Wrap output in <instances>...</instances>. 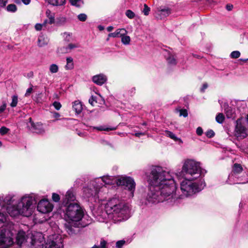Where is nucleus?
Here are the masks:
<instances>
[{
  "instance_id": "obj_1",
  "label": "nucleus",
  "mask_w": 248,
  "mask_h": 248,
  "mask_svg": "<svg viewBox=\"0 0 248 248\" xmlns=\"http://www.w3.org/2000/svg\"><path fill=\"white\" fill-rule=\"evenodd\" d=\"M148 182V189L141 199L142 204L152 205L164 202L169 205L175 204L176 186L170 172L161 167L154 166L151 168Z\"/></svg>"
},
{
  "instance_id": "obj_2",
  "label": "nucleus",
  "mask_w": 248,
  "mask_h": 248,
  "mask_svg": "<svg viewBox=\"0 0 248 248\" xmlns=\"http://www.w3.org/2000/svg\"><path fill=\"white\" fill-rule=\"evenodd\" d=\"M34 194H26L18 199L16 206H11L7 209V213L11 217L21 215L25 217L31 216L36 203Z\"/></svg>"
},
{
  "instance_id": "obj_3",
  "label": "nucleus",
  "mask_w": 248,
  "mask_h": 248,
  "mask_svg": "<svg viewBox=\"0 0 248 248\" xmlns=\"http://www.w3.org/2000/svg\"><path fill=\"white\" fill-rule=\"evenodd\" d=\"M108 211L111 212V217L114 223H118L128 219L130 217L128 206L117 198H112L107 202Z\"/></svg>"
},
{
  "instance_id": "obj_4",
  "label": "nucleus",
  "mask_w": 248,
  "mask_h": 248,
  "mask_svg": "<svg viewBox=\"0 0 248 248\" xmlns=\"http://www.w3.org/2000/svg\"><path fill=\"white\" fill-rule=\"evenodd\" d=\"M13 234L5 228H0V247L1 248H7L12 245H17L18 248L27 246L29 244V237H27L25 232L20 231L16 236V243H14Z\"/></svg>"
},
{
  "instance_id": "obj_5",
  "label": "nucleus",
  "mask_w": 248,
  "mask_h": 248,
  "mask_svg": "<svg viewBox=\"0 0 248 248\" xmlns=\"http://www.w3.org/2000/svg\"><path fill=\"white\" fill-rule=\"evenodd\" d=\"M99 179L100 183L103 182L104 185H111L115 183L118 186H124L125 189L129 192L128 197L132 198L134 196V193L135 190L136 183L133 178L130 177L121 176L116 178L112 176H104Z\"/></svg>"
},
{
  "instance_id": "obj_6",
  "label": "nucleus",
  "mask_w": 248,
  "mask_h": 248,
  "mask_svg": "<svg viewBox=\"0 0 248 248\" xmlns=\"http://www.w3.org/2000/svg\"><path fill=\"white\" fill-rule=\"evenodd\" d=\"M205 183L202 179H191L185 177V179L181 182L180 188L182 195L179 198H176V203H178L179 199L182 198V196L188 197L191 196L197 192L200 191L204 186Z\"/></svg>"
},
{
  "instance_id": "obj_7",
  "label": "nucleus",
  "mask_w": 248,
  "mask_h": 248,
  "mask_svg": "<svg viewBox=\"0 0 248 248\" xmlns=\"http://www.w3.org/2000/svg\"><path fill=\"white\" fill-rule=\"evenodd\" d=\"M64 218L67 221L75 222V227H84L90 223L82 224L80 221L83 217L84 212L81 207L77 202L70 203L65 206Z\"/></svg>"
},
{
  "instance_id": "obj_8",
  "label": "nucleus",
  "mask_w": 248,
  "mask_h": 248,
  "mask_svg": "<svg viewBox=\"0 0 248 248\" xmlns=\"http://www.w3.org/2000/svg\"><path fill=\"white\" fill-rule=\"evenodd\" d=\"M182 172L185 177L199 180L201 177L202 170L200 163L193 159L186 160L183 165Z\"/></svg>"
},
{
  "instance_id": "obj_9",
  "label": "nucleus",
  "mask_w": 248,
  "mask_h": 248,
  "mask_svg": "<svg viewBox=\"0 0 248 248\" xmlns=\"http://www.w3.org/2000/svg\"><path fill=\"white\" fill-rule=\"evenodd\" d=\"M99 179H94L90 181L89 185L83 188V196L87 198H99V193L101 190L106 187L99 182Z\"/></svg>"
},
{
  "instance_id": "obj_10",
  "label": "nucleus",
  "mask_w": 248,
  "mask_h": 248,
  "mask_svg": "<svg viewBox=\"0 0 248 248\" xmlns=\"http://www.w3.org/2000/svg\"><path fill=\"white\" fill-rule=\"evenodd\" d=\"M29 244L27 247L29 248H43L45 239L43 234L40 232L32 233L30 238Z\"/></svg>"
},
{
  "instance_id": "obj_11",
  "label": "nucleus",
  "mask_w": 248,
  "mask_h": 248,
  "mask_svg": "<svg viewBox=\"0 0 248 248\" xmlns=\"http://www.w3.org/2000/svg\"><path fill=\"white\" fill-rule=\"evenodd\" d=\"M63 241L61 236L55 234L50 236L45 245V248H63Z\"/></svg>"
},
{
  "instance_id": "obj_12",
  "label": "nucleus",
  "mask_w": 248,
  "mask_h": 248,
  "mask_svg": "<svg viewBox=\"0 0 248 248\" xmlns=\"http://www.w3.org/2000/svg\"><path fill=\"white\" fill-rule=\"evenodd\" d=\"M243 120L242 117L239 118L236 121V124L234 130V136L238 140H242L248 135L247 128L243 125L242 122Z\"/></svg>"
},
{
  "instance_id": "obj_13",
  "label": "nucleus",
  "mask_w": 248,
  "mask_h": 248,
  "mask_svg": "<svg viewBox=\"0 0 248 248\" xmlns=\"http://www.w3.org/2000/svg\"><path fill=\"white\" fill-rule=\"evenodd\" d=\"M76 200V190L74 187H72L66 192L62 199V204L64 206H67L70 203H72V202H74Z\"/></svg>"
},
{
  "instance_id": "obj_14",
  "label": "nucleus",
  "mask_w": 248,
  "mask_h": 248,
  "mask_svg": "<svg viewBox=\"0 0 248 248\" xmlns=\"http://www.w3.org/2000/svg\"><path fill=\"white\" fill-rule=\"evenodd\" d=\"M244 170L240 164L235 163L233 166L231 173L228 176L227 183L229 184L231 182H234L235 178Z\"/></svg>"
},
{
  "instance_id": "obj_15",
  "label": "nucleus",
  "mask_w": 248,
  "mask_h": 248,
  "mask_svg": "<svg viewBox=\"0 0 248 248\" xmlns=\"http://www.w3.org/2000/svg\"><path fill=\"white\" fill-rule=\"evenodd\" d=\"M28 128L32 132L37 134H43L45 132V129L43 125L40 123H34L30 117L29 119V122L27 123Z\"/></svg>"
},
{
  "instance_id": "obj_16",
  "label": "nucleus",
  "mask_w": 248,
  "mask_h": 248,
  "mask_svg": "<svg viewBox=\"0 0 248 248\" xmlns=\"http://www.w3.org/2000/svg\"><path fill=\"white\" fill-rule=\"evenodd\" d=\"M53 205L47 200H42L38 203L37 210L43 214H46L52 211Z\"/></svg>"
},
{
  "instance_id": "obj_17",
  "label": "nucleus",
  "mask_w": 248,
  "mask_h": 248,
  "mask_svg": "<svg viewBox=\"0 0 248 248\" xmlns=\"http://www.w3.org/2000/svg\"><path fill=\"white\" fill-rule=\"evenodd\" d=\"M5 202L6 204V210L7 212V209L11 206H16L18 202L17 196L14 193H9L6 195L4 197Z\"/></svg>"
},
{
  "instance_id": "obj_18",
  "label": "nucleus",
  "mask_w": 248,
  "mask_h": 248,
  "mask_svg": "<svg viewBox=\"0 0 248 248\" xmlns=\"http://www.w3.org/2000/svg\"><path fill=\"white\" fill-rule=\"evenodd\" d=\"M171 13V10L168 7H159L155 12V16L158 19H162L168 16Z\"/></svg>"
},
{
  "instance_id": "obj_19",
  "label": "nucleus",
  "mask_w": 248,
  "mask_h": 248,
  "mask_svg": "<svg viewBox=\"0 0 248 248\" xmlns=\"http://www.w3.org/2000/svg\"><path fill=\"white\" fill-rule=\"evenodd\" d=\"M234 182H231L230 185L236 184H245L248 183V171L244 170L235 179Z\"/></svg>"
},
{
  "instance_id": "obj_20",
  "label": "nucleus",
  "mask_w": 248,
  "mask_h": 248,
  "mask_svg": "<svg viewBox=\"0 0 248 248\" xmlns=\"http://www.w3.org/2000/svg\"><path fill=\"white\" fill-rule=\"evenodd\" d=\"M111 212L108 211L107 204L105 206V210L102 211L97 216V219L100 222H107L108 219L112 220V217H111Z\"/></svg>"
},
{
  "instance_id": "obj_21",
  "label": "nucleus",
  "mask_w": 248,
  "mask_h": 248,
  "mask_svg": "<svg viewBox=\"0 0 248 248\" xmlns=\"http://www.w3.org/2000/svg\"><path fill=\"white\" fill-rule=\"evenodd\" d=\"M92 79L94 83L98 85L101 86L106 82L107 80V77L104 74H100L93 76Z\"/></svg>"
},
{
  "instance_id": "obj_22",
  "label": "nucleus",
  "mask_w": 248,
  "mask_h": 248,
  "mask_svg": "<svg viewBox=\"0 0 248 248\" xmlns=\"http://www.w3.org/2000/svg\"><path fill=\"white\" fill-rule=\"evenodd\" d=\"M223 108L224 110V113L226 114L227 118L233 119L235 118L234 110L232 109V108L230 107L228 104H224L223 105Z\"/></svg>"
},
{
  "instance_id": "obj_23",
  "label": "nucleus",
  "mask_w": 248,
  "mask_h": 248,
  "mask_svg": "<svg viewBox=\"0 0 248 248\" xmlns=\"http://www.w3.org/2000/svg\"><path fill=\"white\" fill-rule=\"evenodd\" d=\"M6 204L4 198L0 196V211L6 210ZM6 220V217L3 213L0 212V223H3Z\"/></svg>"
},
{
  "instance_id": "obj_24",
  "label": "nucleus",
  "mask_w": 248,
  "mask_h": 248,
  "mask_svg": "<svg viewBox=\"0 0 248 248\" xmlns=\"http://www.w3.org/2000/svg\"><path fill=\"white\" fill-rule=\"evenodd\" d=\"M165 56L168 63L170 65H175L176 64V60L174 55L170 51L166 50L165 51Z\"/></svg>"
},
{
  "instance_id": "obj_25",
  "label": "nucleus",
  "mask_w": 248,
  "mask_h": 248,
  "mask_svg": "<svg viewBox=\"0 0 248 248\" xmlns=\"http://www.w3.org/2000/svg\"><path fill=\"white\" fill-rule=\"evenodd\" d=\"M127 33V31L124 28L118 29L116 30L114 32L110 33L108 34V37H121L124 35V34H126Z\"/></svg>"
},
{
  "instance_id": "obj_26",
  "label": "nucleus",
  "mask_w": 248,
  "mask_h": 248,
  "mask_svg": "<svg viewBox=\"0 0 248 248\" xmlns=\"http://www.w3.org/2000/svg\"><path fill=\"white\" fill-rule=\"evenodd\" d=\"M72 223H74V228L73 227L72 224H70V223H66L65 224V228L66 229V230L67 232L68 233V234L70 235H73L77 233V231L76 230L75 228H77L78 227H75V222ZM81 227L80 225H79L78 227Z\"/></svg>"
},
{
  "instance_id": "obj_27",
  "label": "nucleus",
  "mask_w": 248,
  "mask_h": 248,
  "mask_svg": "<svg viewBox=\"0 0 248 248\" xmlns=\"http://www.w3.org/2000/svg\"><path fill=\"white\" fill-rule=\"evenodd\" d=\"M49 42L48 38L43 35H40L38 38V46L39 47H43L46 45Z\"/></svg>"
},
{
  "instance_id": "obj_28",
  "label": "nucleus",
  "mask_w": 248,
  "mask_h": 248,
  "mask_svg": "<svg viewBox=\"0 0 248 248\" xmlns=\"http://www.w3.org/2000/svg\"><path fill=\"white\" fill-rule=\"evenodd\" d=\"M73 108L77 114H79L81 112L83 107L81 102L78 100L75 101L73 103Z\"/></svg>"
},
{
  "instance_id": "obj_29",
  "label": "nucleus",
  "mask_w": 248,
  "mask_h": 248,
  "mask_svg": "<svg viewBox=\"0 0 248 248\" xmlns=\"http://www.w3.org/2000/svg\"><path fill=\"white\" fill-rule=\"evenodd\" d=\"M47 2L53 6H62L65 4V0H46Z\"/></svg>"
},
{
  "instance_id": "obj_30",
  "label": "nucleus",
  "mask_w": 248,
  "mask_h": 248,
  "mask_svg": "<svg viewBox=\"0 0 248 248\" xmlns=\"http://www.w3.org/2000/svg\"><path fill=\"white\" fill-rule=\"evenodd\" d=\"M93 129H96L98 131H106L114 130L116 129L115 127H108L106 125H100L99 126L91 127Z\"/></svg>"
},
{
  "instance_id": "obj_31",
  "label": "nucleus",
  "mask_w": 248,
  "mask_h": 248,
  "mask_svg": "<svg viewBox=\"0 0 248 248\" xmlns=\"http://www.w3.org/2000/svg\"><path fill=\"white\" fill-rule=\"evenodd\" d=\"M74 68V63L73 58L71 57L66 58V64L65 68L66 70H71Z\"/></svg>"
},
{
  "instance_id": "obj_32",
  "label": "nucleus",
  "mask_w": 248,
  "mask_h": 248,
  "mask_svg": "<svg viewBox=\"0 0 248 248\" xmlns=\"http://www.w3.org/2000/svg\"><path fill=\"white\" fill-rule=\"evenodd\" d=\"M131 39L130 36L124 34L121 37L122 43L125 45H128L130 44Z\"/></svg>"
},
{
  "instance_id": "obj_33",
  "label": "nucleus",
  "mask_w": 248,
  "mask_h": 248,
  "mask_svg": "<svg viewBox=\"0 0 248 248\" xmlns=\"http://www.w3.org/2000/svg\"><path fill=\"white\" fill-rule=\"evenodd\" d=\"M18 103V96L14 95L12 96V102L10 103V106L12 108H15L17 106Z\"/></svg>"
},
{
  "instance_id": "obj_34",
  "label": "nucleus",
  "mask_w": 248,
  "mask_h": 248,
  "mask_svg": "<svg viewBox=\"0 0 248 248\" xmlns=\"http://www.w3.org/2000/svg\"><path fill=\"white\" fill-rule=\"evenodd\" d=\"M224 120L225 117L223 113H219L216 117V120L219 124H222Z\"/></svg>"
},
{
  "instance_id": "obj_35",
  "label": "nucleus",
  "mask_w": 248,
  "mask_h": 248,
  "mask_svg": "<svg viewBox=\"0 0 248 248\" xmlns=\"http://www.w3.org/2000/svg\"><path fill=\"white\" fill-rule=\"evenodd\" d=\"M6 10L8 12L15 13L17 10V7L14 4H10L7 6Z\"/></svg>"
},
{
  "instance_id": "obj_36",
  "label": "nucleus",
  "mask_w": 248,
  "mask_h": 248,
  "mask_svg": "<svg viewBox=\"0 0 248 248\" xmlns=\"http://www.w3.org/2000/svg\"><path fill=\"white\" fill-rule=\"evenodd\" d=\"M59 67L56 64H52L49 66V71L52 74L56 73L58 72Z\"/></svg>"
},
{
  "instance_id": "obj_37",
  "label": "nucleus",
  "mask_w": 248,
  "mask_h": 248,
  "mask_svg": "<svg viewBox=\"0 0 248 248\" xmlns=\"http://www.w3.org/2000/svg\"><path fill=\"white\" fill-rule=\"evenodd\" d=\"M47 23V20L46 19L44 21L43 24L37 23L35 25V29L36 31H41L43 27H45Z\"/></svg>"
},
{
  "instance_id": "obj_38",
  "label": "nucleus",
  "mask_w": 248,
  "mask_h": 248,
  "mask_svg": "<svg viewBox=\"0 0 248 248\" xmlns=\"http://www.w3.org/2000/svg\"><path fill=\"white\" fill-rule=\"evenodd\" d=\"M70 3L74 6L80 7L83 3L82 0H70Z\"/></svg>"
},
{
  "instance_id": "obj_39",
  "label": "nucleus",
  "mask_w": 248,
  "mask_h": 248,
  "mask_svg": "<svg viewBox=\"0 0 248 248\" xmlns=\"http://www.w3.org/2000/svg\"><path fill=\"white\" fill-rule=\"evenodd\" d=\"M166 134L168 137H170L175 141H177L180 140L174 134L170 131H166Z\"/></svg>"
},
{
  "instance_id": "obj_40",
  "label": "nucleus",
  "mask_w": 248,
  "mask_h": 248,
  "mask_svg": "<svg viewBox=\"0 0 248 248\" xmlns=\"http://www.w3.org/2000/svg\"><path fill=\"white\" fill-rule=\"evenodd\" d=\"M57 52L60 54H65L68 53L69 52L67 46L58 48L57 49Z\"/></svg>"
},
{
  "instance_id": "obj_41",
  "label": "nucleus",
  "mask_w": 248,
  "mask_h": 248,
  "mask_svg": "<svg viewBox=\"0 0 248 248\" xmlns=\"http://www.w3.org/2000/svg\"><path fill=\"white\" fill-rule=\"evenodd\" d=\"M63 37H64V40L68 42H71L72 41V38L71 34L70 33L64 32L63 34Z\"/></svg>"
},
{
  "instance_id": "obj_42",
  "label": "nucleus",
  "mask_w": 248,
  "mask_h": 248,
  "mask_svg": "<svg viewBox=\"0 0 248 248\" xmlns=\"http://www.w3.org/2000/svg\"><path fill=\"white\" fill-rule=\"evenodd\" d=\"M125 15L130 19H133L135 16V14L130 10H127L125 12Z\"/></svg>"
},
{
  "instance_id": "obj_43",
  "label": "nucleus",
  "mask_w": 248,
  "mask_h": 248,
  "mask_svg": "<svg viewBox=\"0 0 248 248\" xmlns=\"http://www.w3.org/2000/svg\"><path fill=\"white\" fill-rule=\"evenodd\" d=\"M231 57L233 59H236L240 57V52L239 51H233L231 53Z\"/></svg>"
},
{
  "instance_id": "obj_44",
  "label": "nucleus",
  "mask_w": 248,
  "mask_h": 248,
  "mask_svg": "<svg viewBox=\"0 0 248 248\" xmlns=\"http://www.w3.org/2000/svg\"><path fill=\"white\" fill-rule=\"evenodd\" d=\"M78 47H79V45L78 43H76V44L70 43V44H68V45L67 46V47H68L69 52L71 51V50H72L74 48H78Z\"/></svg>"
},
{
  "instance_id": "obj_45",
  "label": "nucleus",
  "mask_w": 248,
  "mask_h": 248,
  "mask_svg": "<svg viewBox=\"0 0 248 248\" xmlns=\"http://www.w3.org/2000/svg\"><path fill=\"white\" fill-rule=\"evenodd\" d=\"M125 241L124 240L118 241L116 243V248H122L123 246L124 245Z\"/></svg>"
},
{
  "instance_id": "obj_46",
  "label": "nucleus",
  "mask_w": 248,
  "mask_h": 248,
  "mask_svg": "<svg viewBox=\"0 0 248 248\" xmlns=\"http://www.w3.org/2000/svg\"><path fill=\"white\" fill-rule=\"evenodd\" d=\"M150 11V8L146 4H145L144 5V8L142 11L144 15L148 16L149 14Z\"/></svg>"
},
{
  "instance_id": "obj_47",
  "label": "nucleus",
  "mask_w": 248,
  "mask_h": 248,
  "mask_svg": "<svg viewBox=\"0 0 248 248\" xmlns=\"http://www.w3.org/2000/svg\"><path fill=\"white\" fill-rule=\"evenodd\" d=\"M78 18L81 21H85L87 19V16L85 14H80L78 15Z\"/></svg>"
},
{
  "instance_id": "obj_48",
  "label": "nucleus",
  "mask_w": 248,
  "mask_h": 248,
  "mask_svg": "<svg viewBox=\"0 0 248 248\" xmlns=\"http://www.w3.org/2000/svg\"><path fill=\"white\" fill-rule=\"evenodd\" d=\"M9 129L5 126H2L0 128V134L1 135H4L8 133Z\"/></svg>"
},
{
  "instance_id": "obj_49",
  "label": "nucleus",
  "mask_w": 248,
  "mask_h": 248,
  "mask_svg": "<svg viewBox=\"0 0 248 248\" xmlns=\"http://www.w3.org/2000/svg\"><path fill=\"white\" fill-rule=\"evenodd\" d=\"M47 17L48 18V21L47 20V23H48L50 24H52L54 23L55 18L54 15H47Z\"/></svg>"
},
{
  "instance_id": "obj_50",
  "label": "nucleus",
  "mask_w": 248,
  "mask_h": 248,
  "mask_svg": "<svg viewBox=\"0 0 248 248\" xmlns=\"http://www.w3.org/2000/svg\"><path fill=\"white\" fill-rule=\"evenodd\" d=\"M52 198L53 201L55 202H58L60 200V197L59 195H58V194L55 193L52 194Z\"/></svg>"
},
{
  "instance_id": "obj_51",
  "label": "nucleus",
  "mask_w": 248,
  "mask_h": 248,
  "mask_svg": "<svg viewBox=\"0 0 248 248\" xmlns=\"http://www.w3.org/2000/svg\"><path fill=\"white\" fill-rule=\"evenodd\" d=\"M89 102L92 106H94V104L97 102L96 97L92 96L89 99Z\"/></svg>"
},
{
  "instance_id": "obj_52",
  "label": "nucleus",
  "mask_w": 248,
  "mask_h": 248,
  "mask_svg": "<svg viewBox=\"0 0 248 248\" xmlns=\"http://www.w3.org/2000/svg\"><path fill=\"white\" fill-rule=\"evenodd\" d=\"M205 134L208 138H211L214 136L215 133L212 130H209L206 132Z\"/></svg>"
},
{
  "instance_id": "obj_53",
  "label": "nucleus",
  "mask_w": 248,
  "mask_h": 248,
  "mask_svg": "<svg viewBox=\"0 0 248 248\" xmlns=\"http://www.w3.org/2000/svg\"><path fill=\"white\" fill-rule=\"evenodd\" d=\"M53 106L57 110H59L61 107L62 105L61 103L57 101H55L53 103Z\"/></svg>"
},
{
  "instance_id": "obj_54",
  "label": "nucleus",
  "mask_w": 248,
  "mask_h": 248,
  "mask_svg": "<svg viewBox=\"0 0 248 248\" xmlns=\"http://www.w3.org/2000/svg\"><path fill=\"white\" fill-rule=\"evenodd\" d=\"M187 110L185 109L180 110V116H183L184 117H186L187 116Z\"/></svg>"
},
{
  "instance_id": "obj_55",
  "label": "nucleus",
  "mask_w": 248,
  "mask_h": 248,
  "mask_svg": "<svg viewBox=\"0 0 248 248\" xmlns=\"http://www.w3.org/2000/svg\"><path fill=\"white\" fill-rule=\"evenodd\" d=\"M107 242L103 240L102 239L100 241L99 248H106V245H107Z\"/></svg>"
},
{
  "instance_id": "obj_56",
  "label": "nucleus",
  "mask_w": 248,
  "mask_h": 248,
  "mask_svg": "<svg viewBox=\"0 0 248 248\" xmlns=\"http://www.w3.org/2000/svg\"><path fill=\"white\" fill-rule=\"evenodd\" d=\"M6 108V103H3V104L0 106V114L3 112Z\"/></svg>"
},
{
  "instance_id": "obj_57",
  "label": "nucleus",
  "mask_w": 248,
  "mask_h": 248,
  "mask_svg": "<svg viewBox=\"0 0 248 248\" xmlns=\"http://www.w3.org/2000/svg\"><path fill=\"white\" fill-rule=\"evenodd\" d=\"M196 133L199 136H201L203 133V130L202 127H198L196 129Z\"/></svg>"
},
{
  "instance_id": "obj_58",
  "label": "nucleus",
  "mask_w": 248,
  "mask_h": 248,
  "mask_svg": "<svg viewBox=\"0 0 248 248\" xmlns=\"http://www.w3.org/2000/svg\"><path fill=\"white\" fill-rule=\"evenodd\" d=\"M7 3V0H0V8L4 7Z\"/></svg>"
},
{
  "instance_id": "obj_59",
  "label": "nucleus",
  "mask_w": 248,
  "mask_h": 248,
  "mask_svg": "<svg viewBox=\"0 0 248 248\" xmlns=\"http://www.w3.org/2000/svg\"><path fill=\"white\" fill-rule=\"evenodd\" d=\"M32 87H30L29 88H28L27 91H26V92L25 93V96H30V94L32 93Z\"/></svg>"
},
{
  "instance_id": "obj_60",
  "label": "nucleus",
  "mask_w": 248,
  "mask_h": 248,
  "mask_svg": "<svg viewBox=\"0 0 248 248\" xmlns=\"http://www.w3.org/2000/svg\"><path fill=\"white\" fill-rule=\"evenodd\" d=\"M53 117L58 119L60 117V114L57 112H52Z\"/></svg>"
},
{
  "instance_id": "obj_61",
  "label": "nucleus",
  "mask_w": 248,
  "mask_h": 248,
  "mask_svg": "<svg viewBox=\"0 0 248 248\" xmlns=\"http://www.w3.org/2000/svg\"><path fill=\"white\" fill-rule=\"evenodd\" d=\"M226 8L228 11H230L232 10V9L233 8V5L231 4H228L226 5Z\"/></svg>"
},
{
  "instance_id": "obj_62",
  "label": "nucleus",
  "mask_w": 248,
  "mask_h": 248,
  "mask_svg": "<svg viewBox=\"0 0 248 248\" xmlns=\"http://www.w3.org/2000/svg\"><path fill=\"white\" fill-rule=\"evenodd\" d=\"M81 180L80 179H77L74 182V185L78 186L81 183Z\"/></svg>"
},
{
  "instance_id": "obj_63",
  "label": "nucleus",
  "mask_w": 248,
  "mask_h": 248,
  "mask_svg": "<svg viewBox=\"0 0 248 248\" xmlns=\"http://www.w3.org/2000/svg\"><path fill=\"white\" fill-rule=\"evenodd\" d=\"M208 85L207 83H204L203 84L202 88L201 89V91L202 92H204L205 90L207 88Z\"/></svg>"
},
{
  "instance_id": "obj_64",
  "label": "nucleus",
  "mask_w": 248,
  "mask_h": 248,
  "mask_svg": "<svg viewBox=\"0 0 248 248\" xmlns=\"http://www.w3.org/2000/svg\"><path fill=\"white\" fill-rule=\"evenodd\" d=\"M145 133L144 132H137L135 134V136L140 137V136L144 135Z\"/></svg>"
}]
</instances>
